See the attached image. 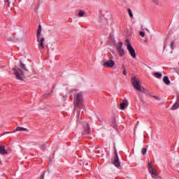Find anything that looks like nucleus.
<instances>
[{"label": "nucleus", "mask_w": 179, "mask_h": 179, "mask_svg": "<svg viewBox=\"0 0 179 179\" xmlns=\"http://www.w3.org/2000/svg\"><path fill=\"white\" fill-rule=\"evenodd\" d=\"M131 85H133V87L136 89V90H138V92H143V93H145L148 94L149 92L145 89V87H142L141 85V80L139 78L133 76L131 78Z\"/></svg>", "instance_id": "f257e3e1"}, {"label": "nucleus", "mask_w": 179, "mask_h": 179, "mask_svg": "<svg viewBox=\"0 0 179 179\" xmlns=\"http://www.w3.org/2000/svg\"><path fill=\"white\" fill-rule=\"evenodd\" d=\"M79 104H83V93L82 92H76L74 94V108L76 110Z\"/></svg>", "instance_id": "f03ea898"}, {"label": "nucleus", "mask_w": 179, "mask_h": 179, "mask_svg": "<svg viewBox=\"0 0 179 179\" xmlns=\"http://www.w3.org/2000/svg\"><path fill=\"white\" fill-rule=\"evenodd\" d=\"M14 75L18 80H23L24 78V73L20 69H13Z\"/></svg>", "instance_id": "7ed1b4c3"}, {"label": "nucleus", "mask_w": 179, "mask_h": 179, "mask_svg": "<svg viewBox=\"0 0 179 179\" xmlns=\"http://www.w3.org/2000/svg\"><path fill=\"white\" fill-rule=\"evenodd\" d=\"M126 45L127 48L132 58H136V53L135 52V49H134V47L131 45V43H129V40H126Z\"/></svg>", "instance_id": "20e7f679"}, {"label": "nucleus", "mask_w": 179, "mask_h": 179, "mask_svg": "<svg viewBox=\"0 0 179 179\" xmlns=\"http://www.w3.org/2000/svg\"><path fill=\"white\" fill-rule=\"evenodd\" d=\"M122 45H123L122 42H119L116 45V49H117V51L120 57H124L125 55V52H124Z\"/></svg>", "instance_id": "39448f33"}, {"label": "nucleus", "mask_w": 179, "mask_h": 179, "mask_svg": "<svg viewBox=\"0 0 179 179\" xmlns=\"http://www.w3.org/2000/svg\"><path fill=\"white\" fill-rule=\"evenodd\" d=\"M115 65V62H114V60H112L111 58H110L108 60L103 61V66L106 68H113Z\"/></svg>", "instance_id": "423d86ee"}, {"label": "nucleus", "mask_w": 179, "mask_h": 179, "mask_svg": "<svg viewBox=\"0 0 179 179\" xmlns=\"http://www.w3.org/2000/svg\"><path fill=\"white\" fill-rule=\"evenodd\" d=\"M37 41L38 43L39 50H43L44 48V41H45V38H41V36L36 37Z\"/></svg>", "instance_id": "0eeeda50"}, {"label": "nucleus", "mask_w": 179, "mask_h": 179, "mask_svg": "<svg viewBox=\"0 0 179 179\" xmlns=\"http://www.w3.org/2000/svg\"><path fill=\"white\" fill-rule=\"evenodd\" d=\"M113 164L115 166V167H120L121 166V163L120 162V158H118V154L116 152L115 156L112 161Z\"/></svg>", "instance_id": "6e6552de"}, {"label": "nucleus", "mask_w": 179, "mask_h": 179, "mask_svg": "<svg viewBox=\"0 0 179 179\" xmlns=\"http://www.w3.org/2000/svg\"><path fill=\"white\" fill-rule=\"evenodd\" d=\"M84 130H85V132L83 135H89V134H90V127L89 126V123L85 124Z\"/></svg>", "instance_id": "1a4fd4ad"}, {"label": "nucleus", "mask_w": 179, "mask_h": 179, "mask_svg": "<svg viewBox=\"0 0 179 179\" xmlns=\"http://www.w3.org/2000/svg\"><path fill=\"white\" fill-rule=\"evenodd\" d=\"M128 101L124 99L122 103H120V109L125 110V107H128Z\"/></svg>", "instance_id": "9d476101"}, {"label": "nucleus", "mask_w": 179, "mask_h": 179, "mask_svg": "<svg viewBox=\"0 0 179 179\" xmlns=\"http://www.w3.org/2000/svg\"><path fill=\"white\" fill-rule=\"evenodd\" d=\"M148 171L150 174L156 171V169H153V165L150 162L148 163Z\"/></svg>", "instance_id": "9b49d317"}, {"label": "nucleus", "mask_w": 179, "mask_h": 179, "mask_svg": "<svg viewBox=\"0 0 179 179\" xmlns=\"http://www.w3.org/2000/svg\"><path fill=\"white\" fill-rule=\"evenodd\" d=\"M0 153L1 155H8V151L5 149V145L0 146Z\"/></svg>", "instance_id": "f8f14e48"}, {"label": "nucleus", "mask_w": 179, "mask_h": 179, "mask_svg": "<svg viewBox=\"0 0 179 179\" xmlns=\"http://www.w3.org/2000/svg\"><path fill=\"white\" fill-rule=\"evenodd\" d=\"M20 131H27V129L24 127H17L15 130L13 131V134H15V132Z\"/></svg>", "instance_id": "ddd939ff"}, {"label": "nucleus", "mask_w": 179, "mask_h": 179, "mask_svg": "<svg viewBox=\"0 0 179 179\" xmlns=\"http://www.w3.org/2000/svg\"><path fill=\"white\" fill-rule=\"evenodd\" d=\"M41 30H42V28H41V25H39L38 27V30H37V33H36V37H41Z\"/></svg>", "instance_id": "4468645a"}, {"label": "nucleus", "mask_w": 179, "mask_h": 179, "mask_svg": "<svg viewBox=\"0 0 179 179\" xmlns=\"http://www.w3.org/2000/svg\"><path fill=\"white\" fill-rule=\"evenodd\" d=\"M152 178H159V174H157V171H155V172H152L150 173Z\"/></svg>", "instance_id": "2eb2a0df"}, {"label": "nucleus", "mask_w": 179, "mask_h": 179, "mask_svg": "<svg viewBox=\"0 0 179 179\" xmlns=\"http://www.w3.org/2000/svg\"><path fill=\"white\" fill-rule=\"evenodd\" d=\"M154 76L155 77V78H157V79H160L161 78H162V73H159V72H155V73H154Z\"/></svg>", "instance_id": "dca6fc26"}, {"label": "nucleus", "mask_w": 179, "mask_h": 179, "mask_svg": "<svg viewBox=\"0 0 179 179\" xmlns=\"http://www.w3.org/2000/svg\"><path fill=\"white\" fill-rule=\"evenodd\" d=\"M177 108H179V103L178 102L174 103V105L171 107V110H177Z\"/></svg>", "instance_id": "f3484780"}, {"label": "nucleus", "mask_w": 179, "mask_h": 179, "mask_svg": "<svg viewBox=\"0 0 179 179\" xmlns=\"http://www.w3.org/2000/svg\"><path fill=\"white\" fill-rule=\"evenodd\" d=\"M163 80L165 83V85H169L170 83V80L169 79V77H167V76L164 77Z\"/></svg>", "instance_id": "a211bd4d"}, {"label": "nucleus", "mask_w": 179, "mask_h": 179, "mask_svg": "<svg viewBox=\"0 0 179 179\" xmlns=\"http://www.w3.org/2000/svg\"><path fill=\"white\" fill-rule=\"evenodd\" d=\"M95 152H96V153H98V155H100V153L103 152V150L100 148L96 147Z\"/></svg>", "instance_id": "6ab92c4d"}, {"label": "nucleus", "mask_w": 179, "mask_h": 179, "mask_svg": "<svg viewBox=\"0 0 179 179\" xmlns=\"http://www.w3.org/2000/svg\"><path fill=\"white\" fill-rule=\"evenodd\" d=\"M85 16V12L82 10H80L78 13V17H83Z\"/></svg>", "instance_id": "aec40b11"}, {"label": "nucleus", "mask_w": 179, "mask_h": 179, "mask_svg": "<svg viewBox=\"0 0 179 179\" xmlns=\"http://www.w3.org/2000/svg\"><path fill=\"white\" fill-rule=\"evenodd\" d=\"M128 13H129L130 17H134V14H132V10H131V8L128 9Z\"/></svg>", "instance_id": "412c9836"}, {"label": "nucleus", "mask_w": 179, "mask_h": 179, "mask_svg": "<svg viewBox=\"0 0 179 179\" xmlns=\"http://www.w3.org/2000/svg\"><path fill=\"white\" fill-rule=\"evenodd\" d=\"M20 67L22 69H24L25 71H29V70H27V69H26V66L24 64H23V63H20Z\"/></svg>", "instance_id": "4be33fe9"}, {"label": "nucleus", "mask_w": 179, "mask_h": 179, "mask_svg": "<svg viewBox=\"0 0 179 179\" xmlns=\"http://www.w3.org/2000/svg\"><path fill=\"white\" fill-rule=\"evenodd\" d=\"M146 152H147L146 148H143L141 153H142V155H146Z\"/></svg>", "instance_id": "5701e85b"}, {"label": "nucleus", "mask_w": 179, "mask_h": 179, "mask_svg": "<svg viewBox=\"0 0 179 179\" xmlns=\"http://www.w3.org/2000/svg\"><path fill=\"white\" fill-rule=\"evenodd\" d=\"M46 148H47V146H46L45 144H43V145H42L41 146V149L42 150H45Z\"/></svg>", "instance_id": "b1692460"}, {"label": "nucleus", "mask_w": 179, "mask_h": 179, "mask_svg": "<svg viewBox=\"0 0 179 179\" xmlns=\"http://www.w3.org/2000/svg\"><path fill=\"white\" fill-rule=\"evenodd\" d=\"M152 97H153V99H155V100H158V101L160 100V97H159V96L154 95V96H152Z\"/></svg>", "instance_id": "393cba45"}, {"label": "nucleus", "mask_w": 179, "mask_h": 179, "mask_svg": "<svg viewBox=\"0 0 179 179\" xmlns=\"http://www.w3.org/2000/svg\"><path fill=\"white\" fill-rule=\"evenodd\" d=\"M171 50H174V42L171 43Z\"/></svg>", "instance_id": "a878e982"}, {"label": "nucleus", "mask_w": 179, "mask_h": 179, "mask_svg": "<svg viewBox=\"0 0 179 179\" xmlns=\"http://www.w3.org/2000/svg\"><path fill=\"white\" fill-rule=\"evenodd\" d=\"M140 36H141V37H145V32L141 31V32H140Z\"/></svg>", "instance_id": "bb28decb"}, {"label": "nucleus", "mask_w": 179, "mask_h": 179, "mask_svg": "<svg viewBox=\"0 0 179 179\" xmlns=\"http://www.w3.org/2000/svg\"><path fill=\"white\" fill-rule=\"evenodd\" d=\"M6 3H7L8 6H10V1L9 0H6Z\"/></svg>", "instance_id": "cd10ccee"}, {"label": "nucleus", "mask_w": 179, "mask_h": 179, "mask_svg": "<svg viewBox=\"0 0 179 179\" xmlns=\"http://www.w3.org/2000/svg\"><path fill=\"white\" fill-rule=\"evenodd\" d=\"M123 75L127 76V69H124V70H123Z\"/></svg>", "instance_id": "c85d7f7f"}, {"label": "nucleus", "mask_w": 179, "mask_h": 179, "mask_svg": "<svg viewBox=\"0 0 179 179\" xmlns=\"http://www.w3.org/2000/svg\"><path fill=\"white\" fill-rule=\"evenodd\" d=\"M6 134H13V131L10 132V131H6L4 133V135H6Z\"/></svg>", "instance_id": "c756f323"}, {"label": "nucleus", "mask_w": 179, "mask_h": 179, "mask_svg": "<svg viewBox=\"0 0 179 179\" xmlns=\"http://www.w3.org/2000/svg\"><path fill=\"white\" fill-rule=\"evenodd\" d=\"M153 2H155V3H159V1L157 0H153Z\"/></svg>", "instance_id": "7c9ffc66"}, {"label": "nucleus", "mask_w": 179, "mask_h": 179, "mask_svg": "<svg viewBox=\"0 0 179 179\" xmlns=\"http://www.w3.org/2000/svg\"><path fill=\"white\" fill-rule=\"evenodd\" d=\"M122 69H123V70L127 69L125 68V65H124V64H122Z\"/></svg>", "instance_id": "2f4dec72"}, {"label": "nucleus", "mask_w": 179, "mask_h": 179, "mask_svg": "<svg viewBox=\"0 0 179 179\" xmlns=\"http://www.w3.org/2000/svg\"><path fill=\"white\" fill-rule=\"evenodd\" d=\"M80 116V113L78 112V117H79Z\"/></svg>", "instance_id": "473e14b6"}, {"label": "nucleus", "mask_w": 179, "mask_h": 179, "mask_svg": "<svg viewBox=\"0 0 179 179\" xmlns=\"http://www.w3.org/2000/svg\"><path fill=\"white\" fill-rule=\"evenodd\" d=\"M41 179H44V175L41 177Z\"/></svg>", "instance_id": "72a5a7b5"}]
</instances>
